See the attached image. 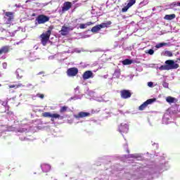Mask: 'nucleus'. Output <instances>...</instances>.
<instances>
[{
  "instance_id": "f257e3e1",
  "label": "nucleus",
  "mask_w": 180,
  "mask_h": 180,
  "mask_svg": "<svg viewBox=\"0 0 180 180\" xmlns=\"http://www.w3.org/2000/svg\"><path fill=\"white\" fill-rule=\"evenodd\" d=\"M51 34V30H49L46 32L41 34V41L43 46H46L47 44V41H49L50 39V35Z\"/></svg>"
},
{
  "instance_id": "f03ea898",
  "label": "nucleus",
  "mask_w": 180,
  "mask_h": 180,
  "mask_svg": "<svg viewBox=\"0 0 180 180\" xmlns=\"http://www.w3.org/2000/svg\"><path fill=\"white\" fill-rule=\"evenodd\" d=\"M49 20L50 18L44 15H40L36 19L38 25H43L44 23H46V22H49Z\"/></svg>"
},
{
  "instance_id": "7ed1b4c3",
  "label": "nucleus",
  "mask_w": 180,
  "mask_h": 180,
  "mask_svg": "<svg viewBox=\"0 0 180 180\" xmlns=\"http://www.w3.org/2000/svg\"><path fill=\"white\" fill-rule=\"evenodd\" d=\"M155 101H157V99L155 98H150L148 100H147L146 101H145L143 104H141L139 109V110H144L145 108H146V106H148V105H151V103H154V102H155Z\"/></svg>"
},
{
  "instance_id": "20e7f679",
  "label": "nucleus",
  "mask_w": 180,
  "mask_h": 180,
  "mask_svg": "<svg viewBox=\"0 0 180 180\" xmlns=\"http://www.w3.org/2000/svg\"><path fill=\"white\" fill-rule=\"evenodd\" d=\"M165 64L167 66V68H169V70L176 69L179 67V65L175 63V62L172 60H166Z\"/></svg>"
},
{
  "instance_id": "39448f33",
  "label": "nucleus",
  "mask_w": 180,
  "mask_h": 180,
  "mask_svg": "<svg viewBox=\"0 0 180 180\" xmlns=\"http://www.w3.org/2000/svg\"><path fill=\"white\" fill-rule=\"evenodd\" d=\"M118 131L122 134V133H127L129 131V124L126 123H122L118 127Z\"/></svg>"
},
{
  "instance_id": "423d86ee",
  "label": "nucleus",
  "mask_w": 180,
  "mask_h": 180,
  "mask_svg": "<svg viewBox=\"0 0 180 180\" xmlns=\"http://www.w3.org/2000/svg\"><path fill=\"white\" fill-rule=\"evenodd\" d=\"M68 77H75L78 74V69L76 68H69L67 71Z\"/></svg>"
},
{
  "instance_id": "0eeeda50",
  "label": "nucleus",
  "mask_w": 180,
  "mask_h": 180,
  "mask_svg": "<svg viewBox=\"0 0 180 180\" xmlns=\"http://www.w3.org/2000/svg\"><path fill=\"white\" fill-rule=\"evenodd\" d=\"M82 78L84 80L89 79V78H94V72L91 70H87L84 72Z\"/></svg>"
},
{
  "instance_id": "6e6552de",
  "label": "nucleus",
  "mask_w": 180,
  "mask_h": 180,
  "mask_svg": "<svg viewBox=\"0 0 180 180\" xmlns=\"http://www.w3.org/2000/svg\"><path fill=\"white\" fill-rule=\"evenodd\" d=\"M70 30H72V27L63 26L60 30V34L62 36H67Z\"/></svg>"
},
{
  "instance_id": "1a4fd4ad",
  "label": "nucleus",
  "mask_w": 180,
  "mask_h": 180,
  "mask_svg": "<svg viewBox=\"0 0 180 180\" xmlns=\"http://www.w3.org/2000/svg\"><path fill=\"white\" fill-rule=\"evenodd\" d=\"M91 113L86 112H79L78 115H75L74 117L76 119H79V117H88V116H90Z\"/></svg>"
},
{
  "instance_id": "9d476101",
  "label": "nucleus",
  "mask_w": 180,
  "mask_h": 180,
  "mask_svg": "<svg viewBox=\"0 0 180 180\" xmlns=\"http://www.w3.org/2000/svg\"><path fill=\"white\" fill-rule=\"evenodd\" d=\"M41 168L43 172H49L50 169H51V166H50L49 164L43 163L41 165Z\"/></svg>"
},
{
  "instance_id": "9b49d317",
  "label": "nucleus",
  "mask_w": 180,
  "mask_h": 180,
  "mask_svg": "<svg viewBox=\"0 0 180 180\" xmlns=\"http://www.w3.org/2000/svg\"><path fill=\"white\" fill-rule=\"evenodd\" d=\"M121 96L124 99H127V98H130V96H131V94H130V91L127 90H123L121 91Z\"/></svg>"
},
{
  "instance_id": "f8f14e48",
  "label": "nucleus",
  "mask_w": 180,
  "mask_h": 180,
  "mask_svg": "<svg viewBox=\"0 0 180 180\" xmlns=\"http://www.w3.org/2000/svg\"><path fill=\"white\" fill-rule=\"evenodd\" d=\"M70 9H71V2L70 1L65 2L63 4L62 11L63 12H67V11H70Z\"/></svg>"
},
{
  "instance_id": "ddd939ff",
  "label": "nucleus",
  "mask_w": 180,
  "mask_h": 180,
  "mask_svg": "<svg viewBox=\"0 0 180 180\" xmlns=\"http://www.w3.org/2000/svg\"><path fill=\"white\" fill-rule=\"evenodd\" d=\"M8 51H9V46H6L1 47L0 49V56H1V54H6Z\"/></svg>"
},
{
  "instance_id": "4468645a",
  "label": "nucleus",
  "mask_w": 180,
  "mask_h": 180,
  "mask_svg": "<svg viewBox=\"0 0 180 180\" xmlns=\"http://www.w3.org/2000/svg\"><path fill=\"white\" fill-rule=\"evenodd\" d=\"M15 75H16L18 79H20L22 78V77H23V71L20 69H18L15 71Z\"/></svg>"
},
{
  "instance_id": "2eb2a0df",
  "label": "nucleus",
  "mask_w": 180,
  "mask_h": 180,
  "mask_svg": "<svg viewBox=\"0 0 180 180\" xmlns=\"http://www.w3.org/2000/svg\"><path fill=\"white\" fill-rule=\"evenodd\" d=\"M110 25H112V21H107L105 22H103V23L100 24V26H101V29H105V27H109V26H110Z\"/></svg>"
},
{
  "instance_id": "dca6fc26",
  "label": "nucleus",
  "mask_w": 180,
  "mask_h": 180,
  "mask_svg": "<svg viewBox=\"0 0 180 180\" xmlns=\"http://www.w3.org/2000/svg\"><path fill=\"white\" fill-rule=\"evenodd\" d=\"M101 29H102L101 25H98L91 28V32L92 33H98Z\"/></svg>"
},
{
  "instance_id": "f3484780",
  "label": "nucleus",
  "mask_w": 180,
  "mask_h": 180,
  "mask_svg": "<svg viewBox=\"0 0 180 180\" xmlns=\"http://www.w3.org/2000/svg\"><path fill=\"white\" fill-rule=\"evenodd\" d=\"M91 25H94V22H88L84 24H80L79 25V29H86L87 26H91Z\"/></svg>"
},
{
  "instance_id": "a211bd4d",
  "label": "nucleus",
  "mask_w": 180,
  "mask_h": 180,
  "mask_svg": "<svg viewBox=\"0 0 180 180\" xmlns=\"http://www.w3.org/2000/svg\"><path fill=\"white\" fill-rule=\"evenodd\" d=\"M175 18H176L175 14H170V15H166L164 17V19L165 20H172V19H175Z\"/></svg>"
},
{
  "instance_id": "6ab92c4d",
  "label": "nucleus",
  "mask_w": 180,
  "mask_h": 180,
  "mask_svg": "<svg viewBox=\"0 0 180 180\" xmlns=\"http://www.w3.org/2000/svg\"><path fill=\"white\" fill-rule=\"evenodd\" d=\"M167 115H165L162 118V124H168L169 123V119L168 118Z\"/></svg>"
},
{
  "instance_id": "aec40b11",
  "label": "nucleus",
  "mask_w": 180,
  "mask_h": 180,
  "mask_svg": "<svg viewBox=\"0 0 180 180\" xmlns=\"http://www.w3.org/2000/svg\"><path fill=\"white\" fill-rule=\"evenodd\" d=\"M123 65H130V64H133V60L129 59H125L122 61Z\"/></svg>"
},
{
  "instance_id": "412c9836",
  "label": "nucleus",
  "mask_w": 180,
  "mask_h": 180,
  "mask_svg": "<svg viewBox=\"0 0 180 180\" xmlns=\"http://www.w3.org/2000/svg\"><path fill=\"white\" fill-rule=\"evenodd\" d=\"M51 117H53V119H64V117L60 115L59 114H51Z\"/></svg>"
},
{
  "instance_id": "4be33fe9",
  "label": "nucleus",
  "mask_w": 180,
  "mask_h": 180,
  "mask_svg": "<svg viewBox=\"0 0 180 180\" xmlns=\"http://www.w3.org/2000/svg\"><path fill=\"white\" fill-rule=\"evenodd\" d=\"M165 46H168V44L165 43V42H162V43L156 44L155 47H156V49H161V47H164Z\"/></svg>"
},
{
  "instance_id": "5701e85b",
  "label": "nucleus",
  "mask_w": 180,
  "mask_h": 180,
  "mask_svg": "<svg viewBox=\"0 0 180 180\" xmlns=\"http://www.w3.org/2000/svg\"><path fill=\"white\" fill-rule=\"evenodd\" d=\"M167 102H168V103H174V102H175V98H172L171 96H168L166 98Z\"/></svg>"
},
{
  "instance_id": "b1692460",
  "label": "nucleus",
  "mask_w": 180,
  "mask_h": 180,
  "mask_svg": "<svg viewBox=\"0 0 180 180\" xmlns=\"http://www.w3.org/2000/svg\"><path fill=\"white\" fill-rule=\"evenodd\" d=\"M20 86H23V84H12L9 86V88H14L15 89H17V88H20Z\"/></svg>"
},
{
  "instance_id": "393cba45",
  "label": "nucleus",
  "mask_w": 180,
  "mask_h": 180,
  "mask_svg": "<svg viewBox=\"0 0 180 180\" xmlns=\"http://www.w3.org/2000/svg\"><path fill=\"white\" fill-rule=\"evenodd\" d=\"M163 56H165L166 57H172V52L169 51H165L163 52Z\"/></svg>"
},
{
  "instance_id": "a878e982",
  "label": "nucleus",
  "mask_w": 180,
  "mask_h": 180,
  "mask_svg": "<svg viewBox=\"0 0 180 180\" xmlns=\"http://www.w3.org/2000/svg\"><path fill=\"white\" fill-rule=\"evenodd\" d=\"M134 4H136V0H129L128 1L127 6L128 7L131 8Z\"/></svg>"
},
{
  "instance_id": "bb28decb",
  "label": "nucleus",
  "mask_w": 180,
  "mask_h": 180,
  "mask_svg": "<svg viewBox=\"0 0 180 180\" xmlns=\"http://www.w3.org/2000/svg\"><path fill=\"white\" fill-rule=\"evenodd\" d=\"M113 77L115 78H119V77H120V70H115L113 74Z\"/></svg>"
},
{
  "instance_id": "cd10ccee",
  "label": "nucleus",
  "mask_w": 180,
  "mask_h": 180,
  "mask_svg": "<svg viewBox=\"0 0 180 180\" xmlns=\"http://www.w3.org/2000/svg\"><path fill=\"white\" fill-rule=\"evenodd\" d=\"M67 110H68V107L63 106V107L60 108V113H64V112H67Z\"/></svg>"
},
{
  "instance_id": "c85d7f7f",
  "label": "nucleus",
  "mask_w": 180,
  "mask_h": 180,
  "mask_svg": "<svg viewBox=\"0 0 180 180\" xmlns=\"http://www.w3.org/2000/svg\"><path fill=\"white\" fill-rule=\"evenodd\" d=\"M51 112H45L42 114V116H44V117H51Z\"/></svg>"
},
{
  "instance_id": "c756f323",
  "label": "nucleus",
  "mask_w": 180,
  "mask_h": 180,
  "mask_svg": "<svg viewBox=\"0 0 180 180\" xmlns=\"http://www.w3.org/2000/svg\"><path fill=\"white\" fill-rule=\"evenodd\" d=\"M159 70H160L161 71H164V70H169V68H168V66H167V65H162V66H160V68H159Z\"/></svg>"
},
{
  "instance_id": "7c9ffc66",
  "label": "nucleus",
  "mask_w": 180,
  "mask_h": 180,
  "mask_svg": "<svg viewBox=\"0 0 180 180\" xmlns=\"http://www.w3.org/2000/svg\"><path fill=\"white\" fill-rule=\"evenodd\" d=\"M5 15H6V16H7V18H11V17L13 16V13H12V12H6Z\"/></svg>"
},
{
  "instance_id": "2f4dec72",
  "label": "nucleus",
  "mask_w": 180,
  "mask_h": 180,
  "mask_svg": "<svg viewBox=\"0 0 180 180\" xmlns=\"http://www.w3.org/2000/svg\"><path fill=\"white\" fill-rule=\"evenodd\" d=\"M130 7L128 5L122 8V12H127Z\"/></svg>"
},
{
  "instance_id": "473e14b6",
  "label": "nucleus",
  "mask_w": 180,
  "mask_h": 180,
  "mask_svg": "<svg viewBox=\"0 0 180 180\" xmlns=\"http://www.w3.org/2000/svg\"><path fill=\"white\" fill-rule=\"evenodd\" d=\"M148 86H149V88H154V83L153 82H148Z\"/></svg>"
},
{
  "instance_id": "72a5a7b5",
  "label": "nucleus",
  "mask_w": 180,
  "mask_h": 180,
  "mask_svg": "<svg viewBox=\"0 0 180 180\" xmlns=\"http://www.w3.org/2000/svg\"><path fill=\"white\" fill-rule=\"evenodd\" d=\"M148 53H149L150 56H153V54H154V50H153V49H149V50L148 51Z\"/></svg>"
},
{
  "instance_id": "f704fd0d",
  "label": "nucleus",
  "mask_w": 180,
  "mask_h": 180,
  "mask_svg": "<svg viewBox=\"0 0 180 180\" xmlns=\"http://www.w3.org/2000/svg\"><path fill=\"white\" fill-rule=\"evenodd\" d=\"M162 86H164V88H168L169 84H168V83H167V82H164L162 83Z\"/></svg>"
},
{
  "instance_id": "c9c22d12",
  "label": "nucleus",
  "mask_w": 180,
  "mask_h": 180,
  "mask_svg": "<svg viewBox=\"0 0 180 180\" xmlns=\"http://www.w3.org/2000/svg\"><path fill=\"white\" fill-rule=\"evenodd\" d=\"M96 101H97V102H103V98H102V97H98Z\"/></svg>"
},
{
  "instance_id": "e433bc0d",
  "label": "nucleus",
  "mask_w": 180,
  "mask_h": 180,
  "mask_svg": "<svg viewBox=\"0 0 180 180\" xmlns=\"http://www.w3.org/2000/svg\"><path fill=\"white\" fill-rule=\"evenodd\" d=\"M13 20V16L8 17V23H10Z\"/></svg>"
},
{
  "instance_id": "4c0bfd02",
  "label": "nucleus",
  "mask_w": 180,
  "mask_h": 180,
  "mask_svg": "<svg viewBox=\"0 0 180 180\" xmlns=\"http://www.w3.org/2000/svg\"><path fill=\"white\" fill-rule=\"evenodd\" d=\"M8 67V63H3V68H4V70H6V68Z\"/></svg>"
},
{
  "instance_id": "58836bf2",
  "label": "nucleus",
  "mask_w": 180,
  "mask_h": 180,
  "mask_svg": "<svg viewBox=\"0 0 180 180\" xmlns=\"http://www.w3.org/2000/svg\"><path fill=\"white\" fill-rule=\"evenodd\" d=\"M1 105H2L3 106H7V105H8V101L2 102Z\"/></svg>"
},
{
  "instance_id": "ea45409f",
  "label": "nucleus",
  "mask_w": 180,
  "mask_h": 180,
  "mask_svg": "<svg viewBox=\"0 0 180 180\" xmlns=\"http://www.w3.org/2000/svg\"><path fill=\"white\" fill-rule=\"evenodd\" d=\"M37 96H39V98H41V99H43V98H44V95L43 94H37Z\"/></svg>"
},
{
  "instance_id": "a19ab883",
  "label": "nucleus",
  "mask_w": 180,
  "mask_h": 180,
  "mask_svg": "<svg viewBox=\"0 0 180 180\" xmlns=\"http://www.w3.org/2000/svg\"><path fill=\"white\" fill-rule=\"evenodd\" d=\"M75 91H79V86H77V87L75 89Z\"/></svg>"
},
{
  "instance_id": "79ce46f5",
  "label": "nucleus",
  "mask_w": 180,
  "mask_h": 180,
  "mask_svg": "<svg viewBox=\"0 0 180 180\" xmlns=\"http://www.w3.org/2000/svg\"><path fill=\"white\" fill-rule=\"evenodd\" d=\"M51 122H54V118L51 117Z\"/></svg>"
},
{
  "instance_id": "37998d69",
  "label": "nucleus",
  "mask_w": 180,
  "mask_h": 180,
  "mask_svg": "<svg viewBox=\"0 0 180 180\" xmlns=\"http://www.w3.org/2000/svg\"><path fill=\"white\" fill-rule=\"evenodd\" d=\"M131 157L136 158V156L135 155H131Z\"/></svg>"
},
{
  "instance_id": "c03bdc74",
  "label": "nucleus",
  "mask_w": 180,
  "mask_h": 180,
  "mask_svg": "<svg viewBox=\"0 0 180 180\" xmlns=\"http://www.w3.org/2000/svg\"><path fill=\"white\" fill-rule=\"evenodd\" d=\"M153 65H154V64H151V65H150V67H153Z\"/></svg>"
},
{
  "instance_id": "a18cd8bd",
  "label": "nucleus",
  "mask_w": 180,
  "mask_h": 180,
  "mask_svg": "<svg viewBox=\"0 0 180 180\" xmlns=\"http://www.w3.org/2000/svg\"><path fill=\"white\" fill-rule=\"evenodd\" d=\"M1 100H0V103H1Z\"/></svg>"
}]
</instances>
